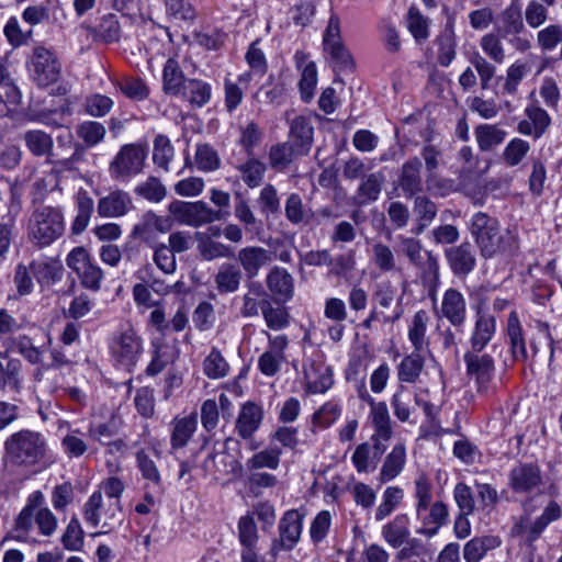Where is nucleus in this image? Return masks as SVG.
Masks as SVG:
<instances>
[{
    "label": "nucleus",
    "instance_id": "obj_1",
    "mask_svg": "<svg viewBox=\"0 0 562 562\" xmlns=\"http://www.w3.org/2000/svg\"><path fill=\"white\" fill-rule=\"evenodd\" d=\"M3 458L10 465L21 469L46 465L49 460L48 440L41 431L20 429L5 439Z\"/></svg>",
    "mask_w": 562,
    "mask_h": 562
},
{
    "label": "nucleus",
    "instance_id": "obj_2",
    "mask_svg": "<svg viewBox=\"0 0 562 562\" xmlns=\"http://www.w3.org/2000/svg\"><path fill=\"white\" fill-rule=\"evenodd\" d=\"M469 228L484 258L512 254L517 249L516 236L509 229L502 232L498 221L486 213H475Z\"/></svg>",
    "mask_w": 562,
    "mask_h": 562
},
{
    "label": "nucleus",
    "instance_id": "obj_3",
    "mask_svg": "<svg viewBox=\"0 0 562 562\" xmlns=\"http://www.w3.org/2000/svg\"><path fill=\"white\" fill-rule=\"evenodd\" d=\"M65 232L63 210L58 206L43 205L35 209L27 224V238L38 248L48 247Z\"/></svg>",
    "mask_w": 562,
    "mask_h": 562
},
{
    "label": "nucleus",
    "instance_id": "obj_4",
    "mask_svg": "<svg viewBox=\"0 0 562 562\" xmlns=\"http://www.w3.org/2000/svg\"><path fill=\"white\" fill-rule=\"evenodd\" d=\"M479 44L484 56L475 52L470 56L469 60L480 77L482 89H487L496 74V67L487 58L495 64H503L506 54L501 38L494 33L483 35Z\"/></svg>",
    "mask_w": 562,
    "mask_h": 562
},
{
    "label": "nucleus",
    "instance_id": "obj_5",
    "mask_svg": "<svg viewBox=\"0 0 562 562\" xmlns=\"http://www.w3.org/2000/svg\"><path fill=\"white\" fill-rule=\"evenodd\" d=\"M109 348L115 363L131 371L143 352V340L133 326L126 324L112 335Z\"/></svg>",
    "mask_w": 562,
    "mask_h": 562
},
{
    "label": "nucleus",
    "instance_id": "obj_6",
    "mask_svg": "<svg viewBox=\"0 0 562 562\" xmlns=\"http://www.w3.org/2000/svg\"><path fill=\"white\" fill-rule=\"evenodd\" d=\"M120 501L104 502L101 491L94 492L83 506L85 520L92 527H101L100 533L109 532L121 522Z\"/></svg>",
    "mask_w": 562,
    "mask_h": 562
},
{
    "label": "nucleus",
    "instance_id": "obj_7",
    "mask_svg": "<svg viewBox=\"0 0 562 562\" xmlns=\"http://www.w3.org/2000/svg\"><path fill=\"white\" fill-rule=\"evenodd\" d=\"M323 49L336 71L351 70L353 58L341 37L340 19L333 13L323 34Z\"/></svg>",
    "mask_w": 562,
    "mask_h": 562
},
{
    "label": "nucleus",
    "instance_id": "obj_8",
    "mask_svg": "<svg viewBox=\"0 0 562 562\" xmlns=\"http://www.w3.org/2000/svg\"><path fill=\"white\" fill-rule=\"evenodd\" d=\"M168 212L172 222L194 228L221 218L220 212L210 207L204 201L173 200L168 205Z\"/></svg>",
    "mask_w": 562,
    "mask_h": 562
},
{
    "label": "nucleus",
    "instance_id": "obj_9",
    "mask_svg": "<svg viewBox=\"0 0 562 562\" xmlns=\"http://www.w3.org/2000/svg\"><path fill=\"white\" fill-rule=\"evenodd\" d=\"M29 70L32 79L41 87L55 83L61 74V65L55 52L37 45L33 48L29 61Z\"/></svg>",
    "mask_w": 562,
    "mask_h": 562
},
{
    "label": "nucleus",
    "instance_id": "obj_10",
    "mask_svg": "<svg viewBox=\"0 0 562 562\" xmlns=\"http://www.w3.org/2000/svg\"><path fill=\"white\" fill-rule=\"evenodd\" d=\"M147 157L146 148L137 144H127L121 147L110 162L109 171L113 179L125 180L140 173Z\"/></svg>",
    "mask_w": 562,
    "mask_h": 562
},
{
    "label": "nucleus",
    "instance_id": "obj_11",
    "mask_svg": "<svg viewBox=\"0 0 562 562\" xmlns=\"http://www.w3.org/2000/svg\"><path fill=\"white\" fill-rule=\"evenodd\" d=\"M439 319H447L454 328H460L467 321V300L464 294L454 288L447 289L441 296L439 307L435 308Z\"/></svg>",
    "mask_w": 562,
    "mask_h": 562
},
{
    "label": "nucleus",
    "instance_id": "obj_12",
    "mask_svg": "<svg viewBox=\"0 0 562 562\" xmlns=\"http://www.w3.org/2000/svg\"><path fill=\"white\" fill-rule=\"evenodd\" d=\"M173 222L169 216H161L153 211L143 214L140 221L134 225L132 237L150 246L157 243L156 233L166 234L171 231Z\"/></svg>",
    "mask_w": 562,
    "mask_h": 562
},
{
    "label": "nucleus",
    "instance_id": "obj_13",
    "mask_svg": "<svg viewBox=\"0 0 562 562\" xmlns=\"http://www.w3.org/2000/svg\"><path fill=\"white\" fill-rule=\"evenodd\" d=\"M400 250L408 259L409 263L415 267L425 266L428 273L438 279L439 265L438 259L430 251H424L419 239L398 235L397 237Z\"/></svg>",
    "mask_w": 562,
    "mask_h": 562
},
{
    "label": "nucleus",
    "instance_id": "obj_14",
    "mask_svg": "<svg viewBox=\"0 0 562 562\" xmlns=\"http://www.w3.org/2000/svg\"><path fill=\"white\" fill-rule=\"evenodd\" d=\"M370 418L374 427V434L371 438L373 448L375 449V454L381 456L385 450L383 441H389L393 434L392 422L386 404L384 402H374L371 398Z\"/></svg>",
    "mask_w": 562,
    "mask_h": 562
},
{
    "label": "nucleus",
    "instance_id": "obj_15",
    "mask_svg": "<svg viewBox=\"0 0 562 562\" xmlns=\"http://www.w3.org/2000/svg\"><path fill=\"white\" fill-rule=\"evenodd\" d=\"M542 484L540 468L535 463H520L509 474V485L516 493H532Z\"/></svg>",
    "mask_w": 562,
    "mask_h": 562
},
{
    "label": "nucleus",
    "instance_id": "obj_16",
    "mask_svg": "<svg viewBox=\"0 0 562 562\" xmlns=\"http://www.w3.org/2000/svg\"><path fill=\"white\" fill-rule=\"evenodd\" d=\"M272 260L273 252L261 246H246L237 254V261L249 279L257 277L260 269L270 265Z\"/></svg>",
    "mask_w": 562,
    "mask_h": 562
},
{
    "label": "nucleus",
    "instance_id": "obj_17",
    "mask_svg": "<svg viewBox=\"0 0 562 562\" xmlns=\"http://www.w3.org/2000/svg\"><path fill=\"white\" fill-rule=\"evenodd\" d=\"M468 374L473 378L480 386H486L494 376L495 366L493 358L481 351H468L464 355Z\"/></svg>",
    "mask_w": 562,
    "mask_h": 562
},
{
    "label": "nucleus",
    "instance_id": "obj_18",
    "mask_svg": "<svg viewBox=\"0 0 562 562\" xmlns=\"http://www.w3.org/2000/svg\"><path fill=\"white\" fill-rule=\"evenodd\" d=\"M526 120H521L517 125V131L533 138L541 137L549 126L551 119L547 111L537 104H530L525 109Z\"/></svg>",
    "mask_w": 562,
    "mask_h": 562
},
{
    "label": "nucleus",
    "instance_id": "obj_19",
    "mask_svg": "<svg viewBox=\"0 0 562 562\" xmlns=\"http://www.w3.org/2000/svg\"><path fill=\"white\" fill-rule=\"evenodd\" d=\"M266 284L276 302L285 303L293 297L294 280L284 268L273 267L267 274Z\"/></svg>",
    "mask_w": 562,
    "mask_h": 562
},
{
    "label": "nucleus",
    "instance_id": "obj_20",
    "mask_svg": "<svg viewBox=\"0 0 562 562\" xmlns=\"http://www.w3.org/2000/svg\"><path fill=\"white\" fill-rule=\"evenodd\" d=\"M422 167L418 157L411 158L402 166L397 183L406 198H413L423 191Z\"/></svg>",
    "mask_w": 562,
    "mask_h": 562
},
{
    "label": "nucleus",
    "instance_id": "obj_21",
    "mask_svg": "<svg viewBox=\"0 0 562 562\" xmlns=\"http://www.w3.org/2000/svg\"><path fill=\"white\" fill-rule=\"evenodd\" d=\"M294 60L296 68L301 70V79L299 82L301 97L303 101L310 102L314 95L317 83L316 66L308 59V55L301 50L295 53Z\"/></svg>",
    "mask_w": 562,
    "mask_h": 562
},
{
    "label": "nucleus",
    "instance_id": "obj_22",
    "mask_svg": "<svg viewBox=\"0 0 562 562\" xmlns=\"http://www.w3.org/2000/svg\"><path fill=\"white\" fill-rule=\"evenodd\" d=\"M406 464V447L403 442L393 446L392 450L385 456L381 465L378 482L385 484L396 479Z\"/></svg>",
    "mask_w": 562,
    "mask_h": 562
},
{
    "label": "nucleus",
    "instance_id": "obj_23",
    "mask_svg": "<svg viewBox=\"0 0 562 562\" xmlns=\"http://www.w3.org/2000/svg\"><path fill=\"white\" fill-rule=\"evenodd\" d=\"M132 207V199L127 192L115 190L103 196L98 202V214L102 217H120Z\"/></svg>",
    "mask_w": 562,
    "mask_h": 562
},
{
    "label": "nucleus",
    "instance_id": "obj_24",
    "mask_svg": "<svg viewBox=\"0 0 562 562\" xmlns=\"http://www.w3.org/2000/svg\"><path fill=\"white\" fill-rule=\"evenodd\" d=\"M495 331V317L488 314L477 313L470 337L471 350L482 351L492 340Z\"/></svg>",
    "mask_w": 562,
    "mask_h": 562
},
{
    "label": "nucleus",
    "instance_id": "obj_25",
    "mask_svg": "<svg viewBox=\"0 0 562 562\" xmlns=\"http://www.w3.org/2000/svg\"><path fill=\"white\" fill-rule=\"evenodd\" d=\"M446 256L456 276H467L475 266V256L469 243L449 248Z\"/></svg>",
    "mask_w": 562,
    "mask_h": 562
},
{
    "label": "nucleus",
    "instance_id": "obj_26",
    "mask_svg": "<svg viewBox=\"0 0 562 562\" xmlns=\"http://www.w3.org/2000/svg\"><path fill=\"white\" fill-rule=\"evenodd\" d=\"M263 413L260 406L252 402L244 404L239 411L236 420V430L244 438H250L259 428L262 422Z\"/></svg>",
    "mask_w": 562,
    "mask_h": 562
},
{
    "label": "nucleus",
    "instance_id": "obj_27",
    "mask_svg": "<svg viewBox=\"0 0 562 562\" xmlns=\"http://www.w3.org/2000/svg\"><path fill=\"white\" fill-rule=\"evenodd\" d=\"M303 516L297 510H289L279 524L282 548L291 550L300 539L302 532Z\"/></svg>",
    "mask_w": 562,
    "mask_h": 562
},
{
    "label": "nucleus",
    "instance_id": "obj_28",
    "mask_svg": "<svg viewBox=\"0 0 562 562\" xmlns=\"http://www.w3.org/2000/svg\"><path fill=\"white\" fill-rule=\"evenodd\" d=\"M243 279V270L235 263L225 262L218 267L214 274L215 289L220 294H229L238 291Z\"/></svg>",
    "mask_w": 562,
    "mask_h": 562
},
{
    "label": "nucleus",
    "instance_id": "obj_29",
    "mask_svg": "<svg viewBox=\"0 0 562 562\" xmlns=\"http://www.w3.org/2000/svg\"><path fill=\"white\" fill-rule=\"evenodd\" d=\"M304 378L308 392L314 394L325 393L334 383L333 371L326 366L311 364L305 368Z\"/></svg>",
    "mask_w": 562,
    "mask_h": 562
},
{
    "label": "nucleus",
    "instance_id": "obj_30",
    "mask_svg": "<svg viewBox=\"0 0 562 562\" xmlns=\"http://www.w3.org/2000/svg\"><path fill=\"white\" fill-rule=\"evenodd\" d=\"M313 140V127L303 116L295 117L290 127V143L296 147L297 154L306 155Z\"/></svg>",
    "mask_w": 562,
    "mask_h": 562
},
{
    "label": "nucleus",
    "instance_id": "obj_31",
    "mask_svg": "<svg viewBox=\"0 0 562 562\" xmlns=\"http://www.w3.org/2000/svg\"><path fill=\"white\" fill-rule=\"evenodd\" d=\"M30 270L35 276L37 282L43 285H49L63 276V265L57 259L35 260L30 263Z\"/></svg>",
    "mask_w": 562,
    "mask_h": 562
},
{
    "label": "nucleus",
    "instance_id": "obj_32",
    "mask_svg": "<svg viewBox=\"0 0 562 562\" xmlns=\"http://www.w3.org/2000/svg\"><path fill=\"white\" fill-rule=\"evenodd\" d=\"M448 517V508L441 502H436L419 517L423 521V527L417 530L418 533L426 537L435 536L439 528L446 522Z\"/></svg>",
    "mask_w": 562,
    "mask_h": 562
},
{
    "label": "nucleus",
    "instance_id": "obj_33",
    "mask_svg": "<svg viewBox=\"0 0 562 562\" xmlns=\"http://www.w3.org/2000/svg\"><path fill=\"white\" fill-rule=\"evenodd\" d=\"M507 336L509 338L510 349L515 360L524 362L527 361L528 352L522 335V328L518 315L515 311L509 314L507 321Z\"/></svg>",
    "mask_w": 562,
    "mask_h": 562
},
{
    "label": "nucleus",
    "instance_id": "obj_34",
    "mask_svg": "<svg viewBox=\"0 0 562 562\" xmlns=\"http://www.w3.org/2000/svg\"><path fill=\"white\" fill-rule=\"evenodd\" d=\"M409 535L408 517L406 515H397L382 528L384 540L394 549L401 548L407 541Z\"/></svg>",
    "mask_w": 562,
    "mask_h": 562
},
{
    "label": "nucleus",
    "instance_id": "obj_35",
    "mask_svg": "<svg viewBox=\"0 0 562 562\" xmlns=\"http://www.w3.org/2000/svg\"><path fill=\"white\" fill-rule=\"evenodd\" d=\"M498 23V32L503 37L525 32L520 8L516 3H512L499 14Z\"/></svg>",
    "mask_w": 562,
    "mask_h": 562
},
{
    "label": "nucleus",
    "instance_id": "obj_36",
    "mask_svg": "<svg viewBox=\"0 0 562 562\" xmlns=\"http://www.w3.org/2000/svg\"><path fill=\"white\" fill-rule=\"evenodd\" d=\"M211 94L212 88L207 82L200 79H188L179 95L191 105L201 108L209 103Z\"/></svg>",
    "mask_w": 562,
    "mask_h": 562
},
{
    "label": "nucleus",
    "instance_id": "obj_37",
    "mask_svg": "<svg viewBox=\"0 0 562 562\" xmlns=\"http://www.w3.org/2000/svg\"><path fill=\"white\" fill-rule=\"evenodd\" d=\"M499 544L501 540L495 536L475 537L464 544L463 559L465 562H480L487 551Z\"/></svg>",
    "mask_w": 562,
    "mask_h": 562
},
{
    "label": "nucleus",
    "instance_id": "obj_38",
    "mask_svg": "<svg viewBox=\"0 0 562 562\" xmlns=\"http://www.w3.org/2000/svg\"><path fill=\"white\" fill-rule=\"evenodd\" d=\"M23 140L26 148L36 157L53 156V138L42 130H31L24 133Z\"/></svg>",
    "mask_w": 562,
    "mask_h": 562
},
{
    "label": "nucleus",
    "instance_id": "obj_39",
    "mask_svg": "<svg viewBox=\"0 0 562 562\" xmlns=\"http://www.w3.org/2000/svg\"><path fill=\"white\" fill-rule=\"evenodd\" d=\"M236 169L243 182L248 188L254 189L262 183L267 166L258 158L249 157L244 162L237 165Z\"/></svg>",
    "mask_w": 562,
    "mask_h": 562
},
{
    "label": "nucleus",
    "instance_id": "obj_40",
    "mask_svg": "<svg viewBox=\"0 0 562 562\" xmlns=\"http://www.w3.org/2000/svg\"><path fill=\"white\" fill-rule=\"evenodd\" d=\"M424 369V358L420 351L414 350L405 356L397 366V379L404 383H416Z\"/></svg>",
    "mask_w": 562,
    "mask_h": 562
},
{
    "label": "nucleus",
    "instance_id": "obj_41",
    "mask_svg": "<svg viewBox=\"0 0 562 562\" xmlns=\"http://www.w3.org/2000/svg\"><path fill=\"white\" fill-rule=\"evenodd\" d=\"M303 154H297L296 147L290 142L272 145L269 149V165L277 171L285 170L292 161Z\"/></svg>",
    "mask_w": 562,
    "mask_h": 562
},
{
    "label": "nucleus",
    "instance_id": "obj_42",
    "mask_svg": "<svg viewBox=\"0 0 562 562\" xmlns=\"http://www.w3.org/2000/svg\"><path fill=\"white\" fill-rule=\"evenodd\" d=\"M429 324V315L425 310L417 311L408 327V339L414 350L423 351L428 346L426 331Z\"/></svg>",
    "mask_w": 562,
    "mask_h": 562
},
{
    "label": "nucleus",
    "instance_id": "obj_43",
    "mask_svg": "<svg viewBox=\"0 0 562 562\" xmlns=\"http://www.w3.org/2000/svg\"><path fill=\"white\" fill-rule=\"evenodd\" d=\"M371 262L382 273L397 270V259L394 250L382 241H375L371 247Z\"/></svg>",
    "mask_w": 562,
    "mask_h": 562
},
{
    "label": "nucleus",
    "instance_id": "obj_44",
    "mask_svg": "<svg viewBox=\"0 0 562 562\" xmlns=\"http://www.w3.org/2000/svg\"><path fill=\"white\" fill-rule=\"evenodd\" d=\"M284 214L293 225H307L313 216L311 209L305 207L301 195L297 193H291L285 200Z\"/></svg>",
    "mask_w": 562,
    "mask_h": 562
},
{
    "label": "nucleus",
    "instance_id": "obj_45",
    "mask_svg": "<svg viewBox=\"0 0 562 562\" xmlns=\"http://www.w3.org/2000/svg\"><path fill=\"white\" fill-rule=\"evenodd\" d=\"M187 81L188 78L183 76L178 63L175 59H168L162 74L164 91L171 95H179Z\"/></svg>",
    "mask_w": 562,
    "mask_h": 562
},
{
    "label": "nucleus",
    "instance_id": "obj_46",
    "mask_svg": "<svg viewBox=\"0 0 562 562\" xmlns=\"http://www.w3.org/2000/svg\"><path fill=\"white\" fill-rule=\"evenodd\" d=\"M35 521L34 505L27 504L18 515L11 532L3 539H14L18 541H29V533Z\"/></svg>",
    "mask_w": 562,
    "mask_h": 562
},
{
    "label": "nucleus",
    "instance_id": "obj_47",
    "mask_svg": "<svg viewBox=\"0 0 562 562\" xmlns=\"http://www.w3.org/2000/svg\"><path fill=\"white\" fill-rule=\"evenodd\" d=\"M196 416L194 414L183 418L175 419L171 434V446L173 449L183 448L196 429Z\"/></svg>",
    "mask_w": 562,
    "mask_h": 562
},
{
    "label": "nucleus",
    "instance_id": "obj_48",
    "mask_svg": "<svg viewBox=\"0 0 562 562\" xmlns=\"http://www.w3.org/2000/svg\"><path fill=\"white\" fill-rule=\"evenodd\" d=\"M474 134L480 149L484 151L502 144L506 137V132L493 124L479 125Z\"/></svg>",
    "mask_w": 562,
    "mask_h": 562
},
{
    "label": "nucleus",
    "instance_id": "obj_49",
    "mask_svg": "<svg viewBox=\"0 0 562 562\" xmlns=\"http://www.w3.org/2000/svg\"><path fill=\"white\" fill-rule=\"evenodd\" d=\"M413 211L418 224L415 231L416 234L423 233L437 215L436 204L425 195H418L415 198Z\"/></svg>",
    "mask_w": 562,
    "mask_h": 562
},
{
    "label": "nucleus",
    "instance_id": "obj_50",
    "mask_svg": "<svg viewBox=\"0 0 562 562\" xmlns=\"http://www.w3.org/2000/svg\"><path fill=\"white\" fill-rule=\"evenodd\" d=\"M93 200L86 193H79L77 198V215L71 223V232L75 235H80L88 227L92 212Z\"/></svg>",
    "mask_w": 562,
    "mask_h": 562
},
{
    "label": "nucleus",
    "instance_id": "obj_51",
    "mask_svg": "<svg viewBox=\"0 0 562 562\" xmlns=\"http://www.w3.org/2000/svg\"><path fill=\"white\" fill-rule=\"evenodd\" d=\"M530 151L529 142L515 137L508 142L502 153V160L507 167L518 166Z\"/></svg>",
    "mask_w": 562,
    "mask_h": 562
},
{
    "label": "nucleus",
    "instance_id": "obj_52",
    "mask_svg": "<svg viewBox=\"0 0 562 562\" xmlns=\"http://www.w3.org/2000/svg\"><path fill=\"white\" fill-rule=\"evenodd\" d=\"M384 177L381 172L366 176L358 189V199L360 204L375 201L381 192Z\"/></svg>",
    "mask_w": 562,
    "mask_h": 562
},
{
    "label": "nucleus",
    "instance_id": "obj_53",
    "mask_svg": "<svg viewBox=\"0 0 562 562\" xmlns=\"http://www.w3.org/2000/svg\"><path fill=\"white\" fill-rule=\"evenodd\" d=\"M153 249V261L165 274H172L177 270V260L173 251L164 243L149 246Z\"/></svg>",
    "mask_w": 562,
    "mask_h": 562
},
{
    "label": "nucleus",
    "instance_id": "obj_54",
    "mask_svg": "<svg viewBox=\"0 0 562 562\" xmlns=\"http://www.w3.org/2000/svg\"><path fill=\"white\" fill-rule=\"evenodd\" d=\"M135 194L145 200L159 203L167 195V189L162 182L156 177H148L144 182L137 184L134 189Z\"/></svg>",
    "mask_w": 562,
    "mask_h": 562
},
{
    "label": "nucleus",
    "instance_id": "obj_55",
    "mask_svg": "<svg viewBox=\"0 0 562 562\" xmlns=\"http://www.w3.org/2000/svg\"><path fill=\"white\" fill-rule=\"evenodd\" d=\"M375 449L373 448V457L371 456V446L368 442H363L359 445L351 457L352 464L359 473H368L375 469L376 459L381 456L375 454Z\"/></svg>",
    "mask_w": 562,
    "mask_h": 562
},
{
    "label": "nucleus",
    "instance_id": "obj_56",
    "mask_svg": "<svg viewBox=\"0 0 562 562\" xmlns=\"http://www.w3.org/2000/svg\"><path fill=\"white\" fill-rule=\"evenodd\" d=\"M281 450L277 447H270L258 453L254 454L247 460V468L249 470H257L268 468L271 470L278 469L280 464Z\"/></svg>",
    "mask_w": 562,
    "mask_h": 562
},
{
    "label": "nucleus",
    "instance_id": "obj_57",
    "mask_svg": "<svg viewBox=\"0 0 562 562\" xmlns=\"http://www.w3.org/2000/svg\"><path fill=\"white\" fill-rule=\"evenodd\" d=\"M260 308L270 329L280 330L289 325V313L285 308L273 307L268 300L261 302Z\"/></svg>",
    "mask_w": 562,
    "mask_h": 562
},
{
    "label": "nucleus",
    "instance_id": "obj_58",
    "mask_svg": "<svg viewBox=\"0 0 562 562\" xmlns=\"http://www.w3.org/2000/svg\"><path fill=\"white\" fill-rule=\"evenodd\" d=\"M203 371L210 379H221L227 375L229 366L217 348H213L204 359Z\"/></svg>",
    "mask_w": 562,
    "mask_h": 562
},
{
    "label": "nucleus",
    "instance_id": "obj_59",
    "mask_svg": "<svg viewBox=\"0 0 562 562\" xmlns=\"http://www.w3.org/2000/svg\"><path fill=\"white\" fill-rule=\"evenodd\" d=\"M194 161L201 171H214L221 166V158L217 151L209 144H201L196 146Z\"/></svg>",
    "mask_w": 562,
    "mask_h": 562
},
{
    "label": "nucleus",
    "instance_id": "obj_60",
    "mask_svg": "<svg viewBox=\"0 0 562 562\" xmlns=\"http://www.w3.org/2000/svg\"><path fill=\"white\" fill-rule=\"evenodd\" d=\"M529 67L526 63L516 60L506 70L505 82L503 85V91L506 94L514 95L517 93L518 86L528 74Z\"/></svg>",
    "mask_w": 562,
    "mask_h": 562
},
{
    "label": "nucleus",
    "instance_id": "obj_61",
    "mask_svg": "<svg viewBox=\"0 0 562 562\" xmlns=\"http://www.w3.org/2000/svg\"><path fill=\"white\" fill-rule=\"evenodd\" d=\"M198 249L203 259L209 261L232 256V249L228 246L210 237L199 238Z\"/></svg>",
    "mask_w": 562,
    "mask_h": 562
},
{
    "label": "nucleus",
    "instance_id": "obj_62",
    "mask_svg": "<svg viewBox=\"0 0 562 562\" xmlns=\"http://www.w3.org/2000/svg\"><path fill=\"white\" fill-rule=\"evenodd\" d=\"M116 87L125 97L135 101H142L149 94L148 87L139 78H124L117 81Z\"/></svg>",
    "mask_w": 562,
    "mask_h": 562
},
{
    "label": "nucleus",
    "instance_id": "obj_63",
    "mask_svg": "<svg viewBox=\"0 0 562 562\" xmlns=\"http://www.w3.org/2000/svg\"><path fill=\"white\" fill-rule=\"evenodd\" d=\"M76 133L87 146H94L99 144L105 136V127L103 124L95 121H87L79 124Z\"/></svg>",
    "mask_w": 562,
    "mask_h": 562
},
{
    "label": "nucleus",
    "instance_id": "obj_64",
    "mask_svg": "<svg viewBox=\"0 0 562 562\" xmlns=\"http://www.w3.org/2000/svg\"><path fill=\"white\" fill-rule=\"evenodd\" d=\"M403 497V490L397 486H389L383 493V499L378 506L375 512V519L381 521L385 519L395 507L400 504Z\"/></svg>",
    "mask_w": 562,
    "mask_h": 562
}]
</instances>
